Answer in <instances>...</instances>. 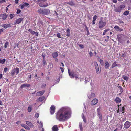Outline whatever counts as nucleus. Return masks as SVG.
I'll return each mask as SVG.
<instances>
[{
	"mask_svg": "<svg viewBox=\"0 0 131 131\" xmlns=\"http://www.w3.org/2000/svg\"><path fill=\"white\" fill-rule=\"evenodd\" d=\"M71 116V110L68 107L62 108L56 113V119L60 121H66Z\"/></svg>",
	"mask_w": 131,
	"mask_h": 131,
	"instance_id": "1",
	"label": "nucleus"
},
{
	"mask_svg": "<svg viewBox=\"0 0 131 131\" xmlns=\"http://www.w3.org/2000/svg\"><path fill=\"white\" fill-rule=\"evenodd\" d=\"M46 1L47 0H38L37 2L40 7H44L47 6L48 5V3L46 2Z\"/></svg>",
	"mask_w": 131,
	"mask_h": 131,
	"instance_id": "2",
	"label": "nucleus"
},
{
	"mask_svg": "<svg viewBox=\"0 0 131 131\" xmlns=\"http://www.w3.org/2000/svg\"><path fill=\"white\" fill-rule=\"evenodd\" d=\"M38 12L39 14L44 15H47L50 13V11L48 9H42L40 8L38 10Z\"/></svg>",
	"mask_w": 131,
	"mask_h": 131,
	"instance_id": "3",
	"label": "nucleus"
},
{
	"mask_svg": "<svg viewBox=\"0 0 131 131\" xmlns=\"http://www.w3.org/2000/svg\"><path fill=\"white\" fill-rule=\"evenodd\" d=\"M106 24V22L103 20H100L98 24L99 27L100 29H102L105 26Z\"/></svg>",
	"mask_w": 131,
	"mask_h": 131,
	"instance_id": "4",
	"label": "nucleus"
},
{
	"mask_svg": "<svg viewBox=\"0 0 131 131\" xmlns=\"http://www.w3.org/2000/svg\"><path fill=\"white\" fill-rule=\"evenodd\" d=\"M94 65L96 69V73L97 74H99L100 72L99 70V67L97 63L96 62H94Z\"/></svg>",
	"mask_w": 131,
	"mask_h": 131,
	"instance_id": "5",
	"label": "nucleus"
},
{
	"mask_svg": "<svg viewBox=\"0 0 131 131\" xmlns=\"http://www.w3.org/2000/svg\"><path fill=\"white\" fill-rule=\"evenodd\" d=\"M55 107L53 105H51L50 107V112L51 114H53L55 112Z\"/></svg>",
	"mask_w": 131,
	"mask_h": 131,
	"instance_id": "6",
	"label": "nucleus"
},
{
	"mask_svg": "<svg viewBox=\"0 0 131 131\" xmlns=\"http://www.w3.org/2000/svg\"><path fill=\"white\" fill-rule=\"evenodd\" d=\"M68 71L69 75L70 76L71 78H74V73L73 71H72L71 72L70 70L68 69Z\"/></svg>",
	"mask_w": 131,
	"mask_h": 131,
	"instance_id": "7",
	"label": "nucleus"
},
{
	"mask_svg": "<svg viewBox=\"0 0 131 131\" xmlns=\"http://www.w3.org/2000/svg\"><path fill=\"white\" fill-rule=\"evenodd\" d=\"M131 123L128 121H127L124 124V126L125 128H128L130 126Z\"/></svg>",
	"mask_w": 131,
	"mask_h": 131,
	"instance_id": "8",
	"label": "nucleus"
},
{
	"mask_svg": "<svg viewBox=\"0 0 131 131\" xmlns=\"http://www.w3.org/2000/svg\"><path fill=\"white\" fill-rule=\"evenodd\" d=\"M98 100L97 99L95 98L91 102V105H95L98 102Z\"/></svg>",
	"mask_w": 131,
	"mask_h": 131,
	"instance_id": "9",
	"label": "nucleus"
},
{
	"mask_svg": "<svg viewBox=\"0 0 131 131\" xmlns=\"http://www.w3.org/2000/svg\"><path fill=\"white\" fill-rule=\"evenodd\" d=\"M23 20V18H19L17 19L15 22L14 24H17L20 23Z\"/></svg>",
	"mask_w": 131,
	"mask_h": 131,
	"instance_id": "10",
	"label": "nucleus"
},
{
	"mask_svg": "<svg viewBox=\"0 0 131 131\" xmlns=\"http://www.w3.org/2000/svg\"><path fill=\"white\" fill-rule=\"evenodd\" d=\"M45 92L44 90L38 92L36 94V95L37 96H40L43 95Z\"/></svg>",
	"mask_w": 131,
	"mask_h": 131,
	"instance_id": "11",
	"label": "nucleus"
},
{
	"mask_svg": "<svg viewBox=\"0 0 131 131\" xmlns=\"http://www.w3.org/2000/svg\"><path fill=\"white\" fill-rule=\"evenodd\" d=\"M114 28L116 31L121 32L123 30L122 29L120 28L119 26H115L114 27Z\"/></svg>",
	"mask_w": 131,
	"mask_h": 131,
	"instance_id": "12",
	"label": "nucleus"
},
{
	"mask_svg": "<svg viewBox=\"0 0 131 131\" xmlns=\"http://www.w3.org/2000/svg\"><path fill=\"white\" fill-rule=\"evenodd\" d=\"M88 96L89 99H91L94 97L95 95L94 93H91L90 94L88 95Z\"/></svg>",
	"mask_w": 131,
	"mask_h": 131,
	"instance_id": "13",
	"label": "nucleus"
},
{
	"mask_svg": "<svg viewBox=\"0 0 131 131\" xmlns=\"http://www.w3.org/2000/svg\"><path fill=\"white\" fill-rule=\"evenodd\" d=\"M26 123L28 126L32 128L34 126V125L31 122L29 121H26Z\"/></svg>",
	"mask_w": 131,
	"mask_h": 131,
	"instance_id": "14",
	"label": "nucleus"
},
{
	"mask_svg": "<svg viewBox=\"0 0 131 131\" xmlns=\"http://www.w3.org/2000/svg\"><path fill=\"white\" fill-rule=\"evenodd\" d=\"M44 96L40 97L37 99V102H42L44 99Z\"/></svg>",
	"mask_w": 131,
	"mask_h": 131,
	"instance_id": "15",
	"label": "nucleus"
},
{
	"mask_svg": "<svg viewBox=\"0 0 131 131\" xmlns=\"http://www.w3.org/2000/svg\"><path fill=\"white\" fill-rule=\"evenodd\" d=\"M53 131H58L59 130L57 125H54L52 128Z\"/></svg>",
	"mask_w": 131,
	"mask_h": 131,
	"instance_id": "16",
	"label": "nucleus"
},
{
	"mask_svg": "<svg viewBox=\"0 0 131 131\" xmlns=\"http://www.w3.org/2000/svg\"><path fill=\"white\" fill-rule=\"evenodd\" d=\"M2 26L5 29L8 27H11V24L10 23L8 24H4Z\"/></svg>",
	"mask_w": 131,
	"mask_h": 131,
	"instance_id": "17",
	"label": "nucleus"
},
{
	"mask_svg": "<svg viewBox=\"0 0 131 131\" xmlns=\"http://www.w3.org/2000/svg\"><path fill=\"white\" fill-rule=\"evenodd\" d=\"M0 16L2 17V19L4 20H5L7 17V15L6 13L1 14L0 15Z\"/></svg>",
	"mask_w": 131,
	"mask_h": 131,
	"instance_id": "18",
	"label": "nucleus"
},
{
	"mask_svg": "<svg viewBox=\"0 0 131 131\" xmlns=\"http://www.w3.org/2000/svg\"><path fill=\"white\" fill-rule=\"evenodd\" d=\"M21 125L22 127L28 130H30V129L29 127L26 125L23 124H21Z\"/></svg>",
	"mask_w": 131,
	"mask_h": 131,
	"instance_id": "19",
	"label": "nucleus"
},
{
	"mask_svg": "<svg viewBox=\"0 0 131 131\" xmlns=\"http://www.w3.org/2000/svg\"><path fill=\"white\" fill-rule=\"evenodd\" d=\"M67 4L69 5L70 6H73L75 5V3L73 1H71L67 3Z\"/></svg>",
	"mask_w": 131,
	"mask_h": 131,
	"instance_id": "20",
	"label": "nucleus"
},
{
	"mask_svg": "<svg viewBox=\"0 0 131 131\" xmlns=\"http://www.w3.org/2000/svg\"><path fill=\"white\" fill-rule=\"evenodd\" d=\"M30 86V84H23L21 85L20 88H23L25 87H29Z\"/></svg>",
	"mask_w": 131,
	"mask_h": 131,
	"instance_id": "21",
	"label": "nucleus"
},
{
	"mask_svg": "<svg viewBox=\"0 0 131 131\" xmlns=\"http://www.w3.org/2000/svg\"><path fill=\"white\" fill-rule=\"evenodd\" d=\"M2 58H0V63L3 64L6 61V59H2Z\"/></svg>",
	"mask_w": 131,
	"mask_h": 131,
	"instance_id": "22",
	"label": "nucleus"
},
{
	"mask_svg": "<svg viewBox=\"0 0 131 131\" xmlns=\"http://www.w3.org/2000/svg\"><path fill=\"white\" fill-rule=\"evenodd\" d=\"M58 53L57 52H54L52 54V57L54 58H56L58 56Z\"/></svg>",
	"mask_w": 131,
	"mask_h": 131,
	"instance_id": "23",
	"label": "nucleus"
},
{
	"mask_svg": "<svg viewBox=\"0 0 131 131\" xmlns=\"http://www.w3.org/2000/svg\"><path fill=\"white\" fill-rule=\"evenodd\" d=\"M115 101L117 103H119L121 102V100L119 98L117 97L115 98Z\"/></svg>",
	"mask_w": 131,
	"mask_h": 131,
	"instance_id": "24",
	"label": "nucleus"
},
{
	"mask_svg": "<svg viewBox=\"0 0 131 131\" xmlns=\"http://www.w3.org/2000/svg\"><path fill=\"white\" fill-rule=\"evenodd\" d=\"M105 68L106 69H107L108 68L109 66V64L108 62L107 61H105Z\"/></svg>",
	"mask_w": 131,
	"mask_h": 131,
	"instance_id": "25",
	"label": "nucleus"
},
{
	"mask_svg": "<svg viewBox=\"0 0 131 131\" xmlns=\"http://www.w3.org/2000/svg\"><path fill=\"white\" fill-rule=\"evenodd\" d=\"M15 73H16V74L17 75L18 74L19 72V69L18 68H16L15 69V71H14Z\"/></svg>",
	"mask_w": 131,
	"mask_h": 131,
	"instance_id": "26",
	"label": "nucleus"
},
{
	"mask_svg": "<svg viewBox=\"0 0 131 131\" xmlns=\"http://www.w3.org/2000/svg\"><path fill=\"white\" fill-rule=\"evenodd\" d=\"M98 116H99V119H100V121L101 122L102 121V115L101 114H100L99 113H98Z\"/></svg>",
	"mask_w": 131,
	"mask_h": 131,
	"instance_id": "27",
	"label": "nucleus"
},
{
	"mask_svg": "<svg viewBox=\"0 0 131 131\" xmlns=\"http://www.w3.org/2000/svg\"><path fill=\"white\" fill-rule=\"evenodd\" d=\"M66 36L69 37L70 35V30L69 28H67L66 30Z\"/></svg>",
	"mask_w": 131,
	"mask_h": 131,
	"instance_id": "28",
	"label": "nucleus"
},
{
	"mask_svg": "<svg viewBox=\"0 0 131 131\" xmlns=\"http://www.w3.org/2000/svg\"><path fill=\"white\" fill-rule=\"evenodd\" d=\"M32 107V105H30L29 106L28 108V112H31V111Z\"/></svg>",
	"mask_w": 131,
	"mask_h": 131,
	"instance_id": "29",
	"label": "nucleus"
},
{
	"mask_svg": "<svg viewBox=\"0 0 131 131\" xmlns=\"http://www.w3.org/2000/svg\"><path fill=\"white\" fill-rule=\"evenodd\" d=\"M79 126L81 131H83V129L81 122H79Z\"/></svg>",
	"mask_w": 131,
	"mask_h": 131,
	"instance_id": "30",
	"label": "nucleus"
},
{
	"mask_svg": "<svg viewBox=\"0 0 131 131\" xmlns=\"http://www.w3.org/2000/svg\"><path fill=\"white\" fill-rule=\"evenodd\" d=\"M82 119H83L84 122L86 123V119L85 117V116L84 115V114H82Z\"/></svg>",
	"mask_w": 131,
	"mask_h": 131,
	"instance_id": "31",
	"label": "nucleus"
},
{
	"mask_svg": "<svg viewBox=\"0 0 131 131\" xmlns=\"http://www.w3.org/2000/svg\"><path fill=\"white\" fill-rule=\"evenodd\" d=\"M28 31L30 32L32 35H33L35 34V32L33 31L31 29H29L28 30Z\"/></svg>",
	"mask_w": 131,
	"mask_h": 131,
	"instance_id": "32",
	"label": "nucleus"
},
{
	"mask_svg": "<svg viewBox=\"0 0 131 131\" xmlns=\"http://www.w3.org/2000/svg\"><path fill=\"white\" fill-rule=\"evenodd\" d=\"M117 66V64H116V62H114L112 64V66L111 67V68H113Z\"/></svg>",
	"mask_w": 131,
	"mask_h": 131,
	"instance_id": "33",
	"label": "nucleus"
},
{
	"mask_svg": "<svg viewBox=\"0 0 131 131\" xmlns=\"http://www.w3.org/2000/svg\"><path fill=\"white\" fill-rule=\"evenodd\" d=\"M122 78L123 79L126 80V81H127L129 79L128 77L125 75H123L122 77Z\"/></svg>",
	"mask_w": 131,
	"mask_h": 131,
	"instance_id": "34",
	"label": "nucleus"
},
{
	"mask_svg": "<svg viewBox=\"0 0 131 131\" xmlns=\"http://www.w3.org/2000/svg\"><path fill=\"white\" fill-rule=\"evenodd\" d=\"M121 35H118L117 36V38L118 39V40L119 42H121L122 41V39L121 38Z\"/></svg>",
	"mask_w": 131,
	"mask_h": 131,
	"instance_id": "35",
	"label": "nucleus"
},
{
	"mask_svg": "<svg viewBox=\"0 0 131 131\" xmlns=\"http://www.w3.org/2000/svg\"><path fill=\"white\" fill-rule=\"evenodd\" d=\"M9 45V43L7 41H6L4 47L5 48H7V46Z\"/></svg>",
	"mask_w": 131,
	"mask_h": 131,
	"instance_id": "36",
	"label": "nucleus"
},
{
	"mask_svg": "<svg viewBox=\"0 0 131 131\" xmlns=\"http://www.w3.org/2000/svg\"><path fill=\"white\" fill-rule=\"evenodd\" d=\"M129 13V12L128 11H125L123 15H127Z\"/></svg>",
	"mask_w": 131,
	"mask_h": 131,
	"instance_id": "37",
	"label": "nucleus"
},
{
	"mask_svg": "<svg viewBox=\"0 0 131 131\" xmlns=\"http://www.w3.org/2000/svg\"><path fill=\"white\" fill-rule=\"evenodd\" d=\"M15 73V72L14 71V70H12V72L10 73V74L12 76H13L14 75Z\"/></svg>",
	"mask_w": 131,
	"mask_h": 131,
	"instance_id": "38",
	"label": "nucleus"
},
{
	"mask_svg": "<svg viewBox=\"0 0 131 131\" xmlns=\"http://www.w3.org/2000/svg\"><path fill=\"white\" fill-rule=\"evenodd\" d=\"M14 14H10L9 15V16L10 18V19H12L14 17Z\"/></svg>",
	"mask_w": 131,
	"mask_h": 131,
	"instance_id": "39",
	"label": "nucleus"
},
{
	"mask_svg": "<svg viewBox=\"0 0 131 131\" xmlns=\"http://www.w3.org/2000/svg\"><path fill=\"white\" fill-rule=\"evenodd\" d=\"M29 5V4L27 3H26V2L24 3L23 4V5L24 6V7L25 6H28Z\"/></svg>",
	"mask_w": 131,
	"mask_h": 131,
	"instance_id": "40",
	"label": "nucleus"
},
{
	"mask_svg": "<svg viewBox=\"0 0 131 131\" xmlns=\"http://www.w3.org/2000/svg\"><path fill=\"white\" fill-rule=\"evenodd\" d=\"M46 61L45 60V59H43V65L45 66L46 65Z\"/></svg>",
	"mask_w": 131,
	"mask_h": 131,
	"instance_id": "41",
	"label": "nucleus"
},
{
	"mask_svg": "<svg viewBox=\"0 0 131 131\" xmlns=\"http://www.w3.org/2000/svg\"><path fill=\"white\" fill-rule=\"evenodd\" d=\"M125 5H120V8L121 9L124 8H125Z\"/></svg>",
	"mask_w": 131,
	"mask_h": 131,
	"instance_id": "42",
	"label": "nucleus"
},
{
	"mask_svg": "<svg viewBox=\"0 0 131 131\" xmlns=\"http://www.w3.org/2000/svg\"><path fill=\"white\" fill-rule=\"evenodd\" d=\"M60 68L61 69V71L62 72H63L64 71V68H63L62 67H60Z\"/></svg>",
	"mask_w": 131,
	"mask_h": 131,
	"instance_id": "43",
	"label": "nucleus"
},
{
	"mask_svg": "<svg viewBox=\"0 0 131 131\" xmlns=\"http://www.w3.org/2000/svg\"><path fill=\"white\" fill-rule=\"evenodd\" d=\"M126 56V54L125 53H124L122 54V56L123 58H124Z\"/></svg>",
	"mask_w": 131,
	"mask_h": 131,
	"instance_id": "44",
	"label": "nucleus"
},
{
	"mask_svg": "<svg viewBox=\"0 0 131 131\" xmlns=\"http://www.w3.org/2000/svg\"><path fill=\"white\" fill-rule=\"evenodd\" d=\"M79 46L81 48L83 49L84 48V46L82 44H79Z\"/></svg>",
	"mask_w": 131,
	"mask_h": 131,
	"instance_id": "45",
	"label": "nucleus"
},
{
	"mask_svg": "<svg viewBox=\"0 0 131 131\" xmlns=\"http://www.w3.org/2000/svg\"><path fill=\"white\" fill-rule=\"evenodd\" d=\"M97 16L96 15H94L93 17V20L95 21L97 19Z\"/></svg>",
	"mask_w": 131,
	"mask_h": 131,
	"instance_id": "46",
	"label": "nucleus"
},
{
	"mask_svg": "<svg viewBox=\"0 0 131 131\" xmlns=\"http://www.w3.org/2000/svg\"><path fill=\"white\" fill-rule=\"evenodd\" d=\"M89 54L90 57H91L93 56V53L91 51H90Z\"/></svg>",
	"mask_w": 131,
	"mask_h": 131,
	"instance_id": "47",
	"label": "nucleus"
},
{
	"mask_svg": "<svg viewBox=\"0 0 131 131\" xmlns=\"http://www.w3.org/2000/svg\"><path fill=\"white\" fill-rule=\"evenodd\" d=\"M57 37L59 38H61V35L60 33H57Z\"/></svg>",
	"mask_w": 131,
	"mask_h": 131,
	"instance_id": "48",
	"label": "nucleus"
},
{
	"mask_svg": "<svg viewBox=\"0 0 131 131\" xmlns=\"http://www.w3.org/2000/svg\"><path fill=\"white\" fill-rule=\"evenodd\" d=\"M119 89H120V92H121V93H122L123 92V88L122 87L121 88H120Z\"/></svg>",
	"mask_w": 131,
	"mask_h": 131,
	"instance_id": "49",
	"label": "nucleus"
},
{
	"mask_svg": "<svg viewBox=\"0 0 131 131\" xmlns=\"http://www.w3.org/2000/svg\"><path fill=\"white\" fill-rule=\"evenodd\" d=\"M21 12V10L18 9L17 10L16 13L18 14L20 13Z\"/></svg>",
	"mask_w": 131,
	"mask_h": 131,
	"instance_id": "50",
	"label": "nucleus"
},
{
	"mask_svg": "<svg viewBox=\"0 0 131 131\" xmlns=\"http://www.w3.org/2000/svg\"><path fill=\"white\" fill-rule=\"evenodd\" d=\"M99 61L101 64H102L103 63V60L102 59H100Z\"/></svg>",
	"mask_w": 131,
	"mask_h": 131,
	"instance_id": "51",
	"label": "nucleus"
},
{
	"mask_svg": "<svg viewBox=\"0 0 131 131\" xmlns=\"http://www.w3.org/2000/svg\"><path fill=\"white\" fill-rule=\"evenodd\" d=\"M8 70V68L7 67H5L4 68V72L6 73L7 72V71Z\"/></svg>",
	"mask_w": 131,
	"mask_h": 131,
	"instance_id": "52",
	"label": "nucleus"
},
{
	"mask_svg": "<svg viewBox=\"0 0 131 131\" xmlns=\"http://www.w3.org/2000/svg\"><path fill=\"white\" fill-rule=\"evenodd\" d=\"M46 86V84H44L41 85V88H44Z\"/></svg>",
	"mask_w": 131,
	"mask_h": 131,
	"instance_id": "53",
	"label": "nucleus"
},
{
	"mask_svg": "<svg viewBox=\"0 0 131 131\" xmlns=\"http://www.w3.org/2000/svg\"><path fill=\"white\" fill-rule=\"evenodd\" d=\"M125 108L124 107H123L122 108V112L123 113H124Z\"/></svg>",
	"mask_w": 131,
	"mask_h": 131,
	"instance_id": "54",
	"label": "nucleus"
},
{
	"mask_svg": "<svg viewBox=\"0 0 131 131\" xmlns=\"http://www.w3.org/2000/svg\"><path fill=\"white\" fill-rule=\"evenodd\" d=\"M39 116V114L38 113H37L35 114V116L37 118H38Z\"/></svg>",
	"mask_w": 131,
	"mask_h": 131,
	"instance_id": "55",
	"label": "nucleus"
},
{
	"mask_svg": "<svg viewBox=\"0 0 131 131\" xmlns=\"http://www.w3.org/2000/svg\"><path fill=\"white\" fill-rule=\"evenodd\" d=\"M115 11L117 12H119L121 11V10L119 8H118L116 9Z\"/></svg>",
	"mask_w": 131,
	"mask_h": 131,
	"instance_id": "56",
	"label": "nucleus"
},
{
	"mask_svg": "<svg viewBox=\"0 0 131 131\" xmlns=\"http://www.w3.org/2000/svg\"><path fill=\"white\" fill-rule=\"evenodd\" d=\"M74 77H75V79H76L78 78V75L77 74H75L74 75Z\"/></svg>",
	"mask_w": 131,
	"mask_h": 131,
	"instance_id": "57",
	"label": "nucleus"
},
{
	"mask_svg": "<svg viewBox=\"0 0 131 131\" xmlns=\"http://www.w3.org/2000/svg\"><path fill=\"white\" fill-rule=\"evenodd\" d=\"M19 6H21V9H23L24 7V5H23H23L20 4L19 5Z\"/></svg>",
	"mask_w": 131,
	"mask_h": 131,
	"instance_id": "58",
	"label": "nucleus"
},
{
	"mask_svg": "<svg viewBox=\"0 0 131 131\" xmlns=\"http://www.w3.org/2000/svg\"><path fill=\"white\" fill-rule=\"evenodd\" d=\"M109 30V29H105V30H104V32L105 33H106V32H107V31H108Z\"/></svg>",
	"mask_w": 131,
	"mask_h": 131,
	"instance_id": "59",
	"label": "nucleus"
},
{
	"mask_svg": "<svg viewBox=\"0 0 131 131\" xmlns=\"http://www.w3.org/2000/svg\"><path fill=\"white\" fill-rule=\"evenodd\" d=\"M19 0H15V2L16 4H17L18 3Z\"/></svg>",
	"mask_w": 131,
	"mask_h": 131,
	"instance_id": "60",
	"label": "nucleus"
},
{
	"mask_svg": "<svg viewBox=\"0 0 131 131\" xmlns=\"http://www.w3.org/2000/svg\"><path fill=\"white\" fill-rule=\"evenodd\" d=\"M112 1L114 3H116L117 2V0H112Z\"/></svg>",
	"mask_w": 131,
	"mask_h": 131,
	"instance_id": "61",
	"label": "nucleus"
},
{
	"mask_svg": "<svg viewBox=\"0 0 131 131\" xmlns=\"http://www.w3.org/2000/svg\"><path fill=\"white\" fill-rule=\"evenodd\" d=\"M40 124L41 125V126H42V127L43 125V124L42 122H40Z\"/></svg>",
	"mask_w": 131,
	"mask_h": 131,
	"instance_id": "62",
	"label": "nucleus"
},
{
	"mask_svg": "<svg viewBox=\"0 0 131 131\" xmlns=\"http://www.w3.org/2000/svg\"><path fill=\"white\" fill-rule=\"evenodd\" d=\"M95 20H93L92 21V24L93 25H94L95 24Z\"/></svg>",
	"mask_w": 131,
	"mask_h": 131,
	"instance_id": "63",
	"label": "nucleus"
},
{
	"mask_svg": "<svg viewBox=\"0 0 131 131\" xmlns=\"http://www.w3.org/2000/svg\"><path fill=\"white\" fill-rule=\"evenodd\" d=\"M8 10V8H7V7H6V9H5V11H6V12H7Z\"/></svg>",
	"mask_w": 131,
	"mask_h": 131,
	"instance_id": "64",
	"label": "nucleus"
}]
</instances>
